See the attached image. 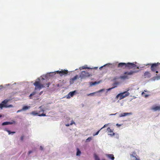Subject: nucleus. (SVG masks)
Returning a JSON list of instances; mask_svg holds the SVG:
<instances>
[{
  "label": "nucleus",
  "mask_w": 160,
  "mask_h": 160,
  "mask_svg": "<svg viewBox=\"0 0 160 160\" xmlns=\"http://www.w3.org/2000/svg\"><path fill=\"white\" fill-rule=\"evenodd\" d=\"M15 122L14 121L11 122H6L2 123V125H5L8 124H12L13 123H15Z\"/></svg>",
  "instance_id": "nucleus-14"
},
{
  "label": "nucleus",
  "mask_w": 160,
  "mask_h": 160,
  "mask_svg": "<svg viewBox=\"0 0 160 160\" xmlns=\"http://www.w3.org/2000/svg\"><path fill=\"white\" fill-rule=\"evenodd\" d=\"M131 156L135 158V159L133 160H140L139 158H137L135 156L133 155H131Z\"/></svg>",
  "instance_id": "nucleus-27"
},
{
  "label": "nucleus",
  "mask_w": 160,
  "mask_h": 160,
  "mask_svg": "<svg viewBox=\"0 0 160 160\" xmlns=\"http://www.w3.org/2000/svg\"><path fill=\"white\" fill-rule=\"evenodd\" d=\"M132 155H133L135 156V155H136V153L135 152H133Z\"/></svg>",
  "instance_id": "nucleus-42"
},
{
  "label": "nucleus",
  "mask_w": 160,
  "mask_h": 160,
  "mask_svg": "<svg viewBox=\"0 0 160 160\" xmlns=\"http://www.w3.org/2000/svg\"><path fill=\"white\" fill-rule=\"evenodd\" d=\"M128 90L127 91H125L122 93L118 94L116 96L117 98H119V99L121 100L125 97L128 96L129 95V93L128 92Z\"/></svg>",
  "instance_id": "nucleus-1"
},
{
  "label": "nucleus",
  "mask_w": 160,
  "mask_h": 160,
  "mask_svg": "<svg viewBox=\"0 0 160 160\" xmlns=\"http://www.w3.org/2000/svg\"><path fill=\"white\" fill-rule=\"evenodd\" d=\"M126 63L124 62L119 63L118 65V67L121 68H126Z\"/></svg>",
  "instance_id": "nucleus-10"
},
{
  "label": "nucleus",
  "mask_w": 160,
  "mask_h": 160,
  "mask_svg": "<svg viewBox=\"0 0 160 160\" xmlns=\"http://www.w3.org/2000/svg\"><path fill=\"white\" fill-rule=\"evenodd\" d=\"M42 92H43L42 91H41V92L40 93H39V95H41L42 94Z\"/></svg>",
  "instance_id": "nucleus-46"
},
{
  "label": "nucleus",
  "mask_w": 160,
  "mask_h": 160,
  "mask_svg": "<svg viewBox=\"0 0 160 160\" xmlns=\"http://www.w3.org/2000/svg\"><path fill=\"white\" fill-rule=\"evenodd\" d=\"M101 130H100H100H98V131L97 132H96L95 133V134H93V135L94 136H95V135H97L98 134L99 132Z\"/></svg>",
  "instance_id": "nucleus-31"
},
{
  "label": "nucleus",
  "mask_w": 160,
  "mask_h": 160,
  "mask_svg": "<svg viewBox=\"0 0 160 160\" xmlns=\"http://www.w3.org/2000/svg\"><path fill=\"white\" fill-rule=\"evenodd\" d=\"M129 114V113L127 112H124L122 113H121L120 115V117H122L126 116Z\"/></svg>",
  "instance_id": "nucleus-20"
},
{
  "label": "nucleus",
  "mask_w": 160,
  "mask_h": 160,
  "mask_svg": "<svg viewBox=\"0 0 160 160\" xmlns=\"http://www.w3.org/2000/svg\"><path fill=\"white\" fill-rule=\"evenodd\" d=\"M73 124H75V122H74V121L72 120V121H71V123L70 124V125H72Z\"/></svg>",
  "instance_id": "nucleus-34"
},
{
  "label": "nucleus",
  "mask_w": 160,
  "mask_h": 160,
  "mask_svg": "<svg viewBox=\"0 0 160 160\" xmlns=\"http://www.w3.org/2000/svg\"><path fill=\"white\" fill-rule=\"evenodd\" d=\"M138 71H130V72H124V74H127L128 75H131L133 74V73L137 72Z\"/></svg>",
  "instance_id": "nucleus-11"
},
{
  "label": "nucleus",
  "mask_w": 160,
  "mask_h": 160,
  "mask_svg": "<svg viewBox=\"0 0 160 160\" xmlns=\"http://www.w3.org/2000/svg\"><path fill=\"white\" fill-rule=\"evenodd\" d=\"M120 78L123 79H128L129 77L127 75H125L123 76H121L120 77Z\"/></svg>",
  "instance_id": "nucleus-17"
},
{
  "label": "nucleus",
  "mask_w": 160,
  "mask_h": 160,
  "mask_svg": "<svg viewBox=\"0 0 160 160\" xmlns=\"http://www.w3.org/2000/svg\"><path fill=\"white\" fill-rule=\"evenodd\" d=\"M31 114L34 115H36L38 114V113L36 111H33L32 112Z\"/></svg>",
  "instance_id": "nucleus-25"
},
{
  "label": "nucleus",
  "mask_w": 160,
  "mask_h": 160,
  "mask_svg": "<svg viewBox=\"0 0 160 160\" xmlns=\"http://www.w3.org/2000/svg\"><path fill=\"white\" fill-rule=\"evenodd\" d=\"M78 78V75H76L73 78H71L70 80V84H72L73 83L74 81L77 80Z\"/></svg>",
  "instance_id": "nucleus-9"
},
{
  "label": "nucleus",
  "mask_w": 160,
  "mask_h": 160,
  "mask_svg": "<svg viewBox=\"0 0 160 160\" xmlns=\"http://www.w3.org/2000/svg\"><path fill=\"white\" fill-rule=\"evenodd\" d=\"M92 75L90 74L88 72L86 71H82L80 75V77L81 79L85 78L87 77L91 76Z\"/></svg>",
  "instance_id": "nucleus-3"
},
{
  "label": "nucleus",
  "mask_w": 160,
  "mask_h": 160,
  "mask_svg": "<svg viewBox=\"0 0 160 160\" xmlns=\"http://www.w3.org/2000/svg\"><path fill=\"white\" fill-rule=\"evenodd\" d=\"M126 68H127L128 69H138L139 67L136 64L133 63L128 62L126 63Z\"/></svg>",
  "instance_id": "nucleus-2"
},
{
  "label": "nucleus",
  "mask_w": 160,
  "mask_h": 160,
  "mask_svg": "<svg viewBox=\"0 0 160 160\" xmlns=\"http://www.w3.org/2000/svg\"><path fill=\"white\" fill-rule=\"evenodd\" d=\"M38 116H40V117L46 116V114L43 113H42L41 114H39L38 115Z\"/></svg>",
  "instance_id": "nucleus-30"
},
{
  "label": "nucleus",
  "mask_w": 160,
  "mask_h": 160,
  "mask_svg": "<svg viewBox=\"0 0 160 160\" xmlns=\"http://www.w3.org/2000/svg\"><path fill=\"white\" fill-rule=\"evenodd\" d=\"M9 100L5 99L0 104V108L2 109L3 107H8V106L6 105L7 103L9 101Z\"/></svg>",
  "instance_id": "nucleus-6"
},
{
  "label": "nucleus",
  "mask_w": 160,
  "mask_h": 160,
  "mask_svg": "<svg viewBox=\"0 0 160 160\" xmlns=\"http://www.w3.org/2000/svg\"><path fill=\"white\" fill-rule=\"evenodd\" d=\"M81 69H86V68H88V69L89 68L87 66V65H85L84 66H83L81 67Z\"/></svg>",
  "instance_id": "nucleus-26"
},
{
  "label": "nucleus",
  "mask_w": 160,
  "mask_h": 160,
  "mask_svg": "<svg viewBox=\"0 0 160 160\" xmlns=\"http://www.w3.org/2000/svg\"><path fill=\"white\" fill-rule=\"evenodd\" d=\"M100 81H99V82L95 81L94 82H90V85L91 86L94 85L96 84H99L100 83Z\"/></svg>",
  "instance_id": "nucleus-19"
},
{
  "label": "nucleus",
  "mask_w": 160,
  "mask_h": 160,
  "mask_svg": "<svg viewBox=\"0 0 160 160\" xmlns=\"http://www.w3.org/2000/svg\"><path fill=\"white\" fill-rule=\"evenodd\" d=\"M4 130H5V131L7 132H8V134L9 135H10V134H14L15 133V132H11L10 131L8 130L6 128Z\"/></svg>",
  "instance_id": "nucleus-18"
},
{
  "label": "nucleus",
  "mask_w": 160,
  "mask_h": 160,
  "mask_svg": "<svg viewBox=\"0 0 160 160\" xmlns=\"http://www.w3.org/2000/svg\"><path fill=\"white\" fill-rule=\"evenodd\" d=\"M50 84V83H49V82H48V83H47V84H46V85L48 86H47V87H49V86Z\"/></svg>",
  "instance_id": "nucleus-39"
},
{
  "label": "nucleus",
  "mask_w": 160,
  "mask_h": 160,
  "mask_svg": "<svg viewBox=\"0 0 160 160\" xmlns=\"http://www.w3.org/2000/svg\"><path fill=\"white\" fill-rule=\"evenodd\" d=\"M108 125L107 124H105L104 125V126L102 127L101 129H100V130H101L103 128L105 127H106Z\"/></svg>",
  "instance_id": "nucleus-35"
},
{
  "label": "nucleus",
  "mask_w": 160,
  "mask_h": 160,
  "mask_svg": "<svg viewBox=\"0 0 160 160\" xmlns=\"http://www.w3.org/2000/svg\"><path fill=\"white\" fill-rule=\"evenodd\" d=\"M94 157L95 160H100L98 157L95 154H94Z\"/></svg>",
  "instance_id": "nucleus-23"
},
{
  "label": "nucleus",
  "mask_w": 160,
  "mask_h": 160,
  "mask_svg": "<svg viewBox=\"0 0 160 160\" xmlns=\"http://www.w3.org/2000/svg\"><path fill=\"white\" fill-rule=\"evenodd\" d=\"M3 88V86L2 85L0 86V90H1Z\"/></svg>",
  "instance_id": "nucleus-43"
},
{
  "label": "nucleus",
  "mask_w": 160,
  "mask_h": 160,
  "mask_svg": "<svg viewBox=\"0 0 160 160\" xmlns=\"http://www.w3.org/2000/svg\"><path fill=\"white\" fill-rule=\"evenodd\" d=\"M30 108V106H24L21 109V111H25Z\"/></svg>",
  "instance_id": "nucleus-16"
},
{
  "label": "nucleus",
  "mask_w": 160,
  "mask_h": 160,
  "mask_svg": "<svg viewBox=\"0 0 160 160\" xmlns=\"http://www.w3.org/2000/svg\"><path fill=\"white\" fill-rule=\"evenodd\" d=\"M70 124H66V126H69Z\"/></svg>",
  "instance_id": "nucleus-44"
},
{
  "label": "nucleus",
  "mask_w": 160,
  "mask_h": 160,
  "mask_svg": "<svg viewBox=\"0 0 160 160\" xmlns=\"http://www.w3.org/2000/svg\"><path fill=\"white\" fill-rule=\"evenodd\" d=\"M106 156L112 160H114V155L112 154H107Z\"/></svg>",
  "instance_id": "nucleus-15"
},
{
  "label": "nucleus",
  "mask_w": 160,
  "mask_h": 160,
  "mask_svg": "<svg viewBox=\"0 0 160 160\" xmlns=\"http://www.w3.org/2000/svg\"><path fill=\"white\" fill-rule=\"evenodd\" d=\"M58 73H59L61 76L63 75H66L68 73L67 70H62L61 71H57Z\"/></svg>",
  "instance_id": "nucleus-7"
},
{
  "label": "nucleus",
  "mask_w": 160,
  "mask_h": 160,
  "mask_svg": "<svg viewBox=\"0 0 160 160\" xmlns=\"http://www.w3.org/2000/svg\"><path fill=\"white\" fill-rule=\"evenodd\" d=\"M75 92L76 91L71 92L69 93L68 95H70L71 97H72L74 95Z\"/></svg>",
  "instance_id": "nucleus-22"
},
{
  "label": "nucleus",
  "mask_w": 160,
  "mask_h": 160,
  "mask_svg": "<svg viewBox=\"0 0 160 160\" xmlns=\"http://www.w3.org/2000/svg\"><path fill=\"white\" fill-rule=\"evenodd\" d=\"M96 92H94L92 93H91L90 94H89L88 95V96H91L93 95Z\"/></svg>",
  "instance_id": "nucleus-33"
},
{
  "label": "nucleus",
  "mask_w": 160,
  "mask_h": 160,
  "mask_svg": "<svg viewBox=\"0 0 160 160\" xmlns=\"http://www.w3.org/2000/svg\"><path fill=\"white\" fill-rule=\"evenodd\" d=\"M151 109L154 111L160 110V106H153L152 107Z\"/></svg>",
  "instance_id": "nucleus-13"
},
{
  "label": "nucleus",
  "mask_w": 160,
  "mask_h": 160,
  "mask_svg": "<svg viewBox=\"0 0 160 160\" xmlns=\"http://www.w3.org/2000/svg\"><path fill=\"white\" fill-rule=\"evenodd\" d=\"M116 87V86H115V87H112V88H109L108 90H110L112 89L115 88Z\"/></svg>",
  "instance_id": "nucleus-37"
},
{
  "label": "nucleus",
  "mask_w": 160,
  "mask_h": 160,
  "mask_svg": "<svg viewBox=\"0 0 160 160\" xmlns=\"http://www.w3.org/2000/svg\"><path fill=\"white\" fill-rule=\"evenodd\" d=\"M159 64H160V63L158 62L157 63H154L151 64V70L153 72L155 71L159 68L158 65Z\"/></svg>",
  "instance_id": "nucleus-5"
},
{
  "label": "nucleus",
  "mask_w": 160,
  "mask_h": 160,
  "mask_svg": "<svg viewBox=\"0 0 160 160\" xmlns=\"http://www.w3.org/2000/svg\"><path fill=\"white\" fill-rule=\"evenodd\" d=\"M24 135H22V137H21V140L22 141L24 140Z\"/></svg>",
  "instance_id": "nucleus-32"
},
{
  "label": "nucleus",
  "mask_w": 160,
  "mask_h": 160,
  "mask_svg": "<svg viewBox=\"0 0 160 160\" xmlns=\"http://www.w3.org/2000/svg\"><path fill=\"white\" fill-rule=\"evenodd\" d=\"M156 73H158V71H156Z\"/></svg>",
  "instance_id": "nucleus-48"
},
{
  "label": "nucleus",
  "mask_w": 160,
  "mask_h": 160,
  "mask_svg": "<svg viewBox=\"0 0 160 160\" xmlns=\"http://www.w3.org/2000/svg\"><path fill=\"white\" fill-rule=\"evenodd\" d=\"M32 151H29V152H28V154H30V153H32Z\"/></svg>",
  "instance_id": "nucleus-45"
},
{
  "label": "nucleus",
  "mask_w": 160,
  "mask_h": 160,
  "mask_svg": "<svg viewBox=\"0 0 160 160\" xmlns=\"http://www.w3.org/2000/svg\"><path fill=\"white\" fill-rule=\"evenodd\" d=\"M144 76L145 78H149L151 77V74L149 72H146L144 73Z\"/></svg>",
  "instance_id": "nucleus-12"
},
{
  "label": "nucleus",
  "mask_w": 160,
  "mask_h": 160,
  "mask_svg": "<svg viewBox=\"0 0 160 160\" xmlns=\"http://www.w3.org/2000/svg\"><path fill=\"white\" fill-rule=\"evenodd\" d=\"M142 96L145 97L146 98H147L149 96L148 95L145 94L143 92L142 93Z\"/></svg>",
  "instance_id": "nucleus-24"
},
{
  "label": "nucleus",
  "mask_w": 160,
  "mask_h": 160,
  "mask_svg": "<svg viewBox=\"0 0 160 160\" xmlns=\"http://www.w3.org/2000/svg\"><path fill=\"white\" fill-rule=\"evenodd\" d=\"M156 76L155 77V78L158 80L160 79V76L157 75V74H156Z\"/></svg>",
  "instance_id": "nucleus-29"
},
{
  "label": "nucleus",
  "mask_w": 160,
  "mask_h": 160,
  "mask_svg": "<svg viewBox=\"0 0 160 160\" xmlns=\"http://www.w3.org/2000/svg\"><path fill=\"white\" fill-rule=\"evenodd\" d=\"M34 85L35 86V90L39 89V90L45 87L43 84H41L39 81H36L34 83Z\"/></svg>",
  "instance_id": "nucleus-4"
},
{
  "label": "nucleus",
  "mask_w": 160,
  "mask_h": 160,
  "mask_svg": "<svg viewBox=\"0 0 160 160\" xmlns=\"http://www.w3.org/2000/svg\"><path fill=\"white\" fill-rule=\"evenodd\" d=\"M104 91V90L103 89H101L97 92H102V91Z\"/></svg>",
  "instance_id": "nucleus-36"
},
{
  "label": "nucleus",
  "mask_w": 160,
  "mask_h": 160,
  "mask_svg": "<svg viewBox=\"0 0 160 160\" xmlns=\"http://www.w3.org/2000/svg\"><path fill=\"white\" fill-rule=\"evenodd\" d=\"M77 153H76V155L77 156H80L81 154V151L79 150V149L78 148H77Z\"/></svg>",
  "instance_id": "nucleus-21"
},
{
  "label": "nucleus",
  "mask_w": 160,
  "mask_h": 160,
  "mask_svg": "<svg viewBox=\"0 0 160 160\" xmlns=\"http://www.w3.org/2000/svg\"><path fill=\"white\" fill-rule=\"evenodd\" d=\"M116 114H117V113H115V114H111L110 115H116Z\"/></svg>",
  "instance_id": "nucleus-47"
},
{
  "label": "nucleus",
  "mask_w": 160,
  "mask_h": 160,
  "mask_svg": "<svg viewBox=\"0 0 160 160\" xmlns=\"http://www.w3.org/2000/svg\"><path fill=\"white\" fill-rule=\"evenodd\" d=\"M1 117V115H0V117Z\"/></svg>",
  "instance_id": "nucleus-54"
},
{
  "label": "nucleus",
  "mask_w": 160,
  "mask_h": 160,
  "mask_svg": "<svg viewBox=\"0 0 160 160\" xmlns=\"http://www.w3.org/2000/svg\"><path fill=\"white\" fill-rule=\"evenodd\" d=\"M92 139V137H88L86 140V142H89Z\"/></svg>",
  "instance_id": "nucleus-28"
},
{
  "label": "nucleus",
  "mask_w": 160,
  "mask_h": 160,
  "mask_svg": "<svg viewBox=\"0 0 160 160\" xmlns=\"http://www.w3.org/2000/svg\"><path fill=\"white\" fill-rule=\"evenodd\" d=\"M116 125L118 127H119L121 125L119 124L118 123Z\"/></svg>",
  "instance_id": "nucleus-41"
},
{
  "label": "nucleus",
  "mask_w": 160,
  "mask_h": 160,
  "mask_svg": "<svg viewBox=\"0 0 160 160\" xmlns=\"http://www.w3.org/2000/svg\"><path fill=\"white\" fill-rule=\"evenodd\" d=\"M102 160H105V159H102Z\"/></svg>",
  "instance_id": "nucleus-52"
},
{
  "label": "nucleus",
  "mask_w": 160,
  "mask_h": 160,
  "mask_svg": "<svg viewBox=\"0 0 160 160\" xmlns=\"http://www.w3.org/2000/svg\"><path fill=\"white\" fill-rule=\"evenodd\" d=\"M40 149L41 150H42L43 149V147L42 146H41L40 147Z\"/></svg>",
  "instance_id": "nucleus-40"
},
{
  "label": "nucleus",
  "mask_w": 160,
  "mask_h": 160,
  "mask_svg": "<svg viewBox=\"0 0 160 160\" xmlns=\"http://www.w3.org/2000/svg\"><path fill=\"white\" fill-rule=\"evenodd\" d=\"M20 112V110H18V111L17 112Z\"/></svg>",
  "instance_id": "nucleus-50"
},
{
  "label": "nucleus",
  "mask_w": 160,
  "mask_h": 160,
  "mask_svg": "<svg viewBox=\"0 0 160 160\" xmlns=\"http://www.w3.org/2000/svg\"><path fill=\"white\" fill-rule=\"evenodd\" d=\"M107 131L109 135L113 136L115 134V133L113 132L112 131L109 127L107 129Z\"/></svg>",
  "instance_id": "nucleus-8"
},
{
  "label": "nucleus",
  "mask_w": 160,
  "mask_h": 160,
  "mask_svg": "<svg viewBox=\"0 0 160 160\" xmlns=\"http://www.w3.org/2000/svg\"><path fill=\"white\" fill-rule=\"evenodd\" d=\"M32 95H31V94L30 95L29 97H30V98H31V97L32 96Z\"/></svg>",
  "instance_id": "nucleus-49"
},
{
  "label": "nucleus",
  "mask_w": 160,
  "mask_h": 160,
  "mask_svg": "<svg viewBox=\"0 0 160 160\" xmlns=\"http://www.w3.org/2000/svg\"><path fill=\"white\" fill-rule=\"evenodd\" d=\"M41 107H39V108H41Z\"/></svg>",
  "instance_id": "nucleus-53"
},
{
  "label": "nucleus",
  "mask_w": 160,
  "mask_h": 160,
  "mask_svg": "<svg viewBox=\"0 0 160 160\" xmlns=\"http://www.w3.org/2000/svg\"><path fill=\"white\" fill-rule=\"evenodd\" d=\"M36 93V92H33L31 94V95H35Z\"/></svg>",
  "instance_id": "nucleus-38"
},
{
  "label": "nucleus",
  "mask_w": 160,
  "mask_h": 160,
  "mask_svg": "<svg viewBox=\"0 0 160 160\" xmlns=\"http://www.w3.org/2000/svg\"><path fill=\"white\" fill-rule=\"evenodd\" d=\"M102 68V67H101L100 68V69L101 68Z\"/></svg>",
  "instance_id": "nucleus-51"
}]
</instances>
